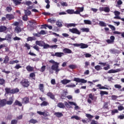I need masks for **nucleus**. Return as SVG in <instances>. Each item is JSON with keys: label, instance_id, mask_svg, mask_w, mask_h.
Masks as SVG:
<instances>
[{"label": "nucleus", "instance_id": "nucleus-1", "mask_svg": "<svg viewBox=\"0 0 124 124\" xmlns=\"http://www.w3.org/2000/svg\"><path fill=\"white\" fill-rule=\"evenodd\" d=\"M73 45L75 47H80L81 49H86V48H88V47H89L88 45L84 43L73 44Z\"/></svg>", "mask_w": 124, "mask_h": 124}, {"label": "nucleus", "instance_id": "nucleus-2", "mask_svg": "<svg viewBox=\"0 0 124 124\" xmlns=\"http://www.w3.org/2000/svg\"><path fill=\"white\" fill-rule=\"evenodd\" d=\"M59 65H60V63L55 62V63L51 66V69L55 70L56 72V74H58V72L61 70V69H59Z\"/></svg>", "mask_w": 124, "mask_h": 124}, {"label": "nucleus", "instance_id": "nucleus-3", "mask_svg": "<svg viewBox=\"0 0 124 124\" xmlns=\"http://www.w3.org/2000/svg\"><path fill=\"white\" fill-rule=\"evenodd\" d=\"M114 15L115 16L114 17V19H118L119 20H121L122 22H124V18H121L120 17V15H121V12L118 11H115L114 12Z\"/></svg>", "mask_w": 124, "mask_h": 124}, {"label": "nucleus", "instance_id": "nucleus-4", "mask_svg": "<svg viewBox=\"0 0 124 124\" xmlns=\"http://www.w3.org/2000/svg\"><path fill=\"white\" fill-rule=\"evenodd\" d=\"M20 84L24 87V88H28L30 86V82L27 79L22 80Z\"/></svg>", "mask_w": 124, "mask_h": 124}, {"label": "nucleus", "instance_id": "nucleus-5", "mask_svg": "<svg viewBox=\"0 0 124 124\" xmlns=\"http://www.w3.org/2000/svg\"><path fill=\"white\" fill-rule=\"evenodd\" d=\"M70 32L72 33H75L76 34H78L80 35L81 34V32L77 28H72L69 30Z\"/></svg>", "mask_w": 124, "mask_h": 124}, {"label": "nucleus", "instance_id": "nucleus-6", "mask_svg": "<svg viewBox=\"0 0 124 124\" xmlns=\"http://www.w3.org/2000/svg\"><path fill=\"white\" fill-rule=\"evenodd\" d=\"M74 81L75 82H77V83H82V84H85L87 83V80H85L84 78H75L74 79Z\"/></svg>", "mask_w": 124, "mask_h": 124}, {"label": "nucleus", "instance_id": "nucleus-7", "mask_svg": "<svg viewBox=\"0 0 124 124\" xmlns=\"http://www.w3.org/2000/svg\"><path fill=\"white\" fill-rule=\"evenodd\" d=\"M13 101H14V98L13 97H10L8 101H6V104L11 105L13 103Z\"/></svg>", "mask_w": 124, "mask_h": 124}, {"label": "nucleus", "instance_id": "nucleus-8", "mask_svg": "<svg viewBox=\"0 0 124 124\" xmlns=\"http://www.w3.org/2000/svg\"><path fill=\"white\" fill-rule=\"evenodd\" d=\"M21 31H22V29L21 27L19 26H16L15 27L14 31L15 33H19V32H21Z\"/></svg>", "mask_w": 124, "mask_h": 124}, {"label": "nucleus", "instance_id": "nucleus-9", "mask_svg": "<svg viewBox=\"0 0 124 124\" xmlns=\"http://www.w3.org/2000/svg\"><path fill=\"white\" fill-rule=\"evenodd\" d=\"M69 103L70 105H74V106H75V110L79 109V106H77V104H76V103L72 101H69Z\"/></svg>", "mask_w": 124, "mask_h": 124}, {"label": "nucleus", "instance_id": "nucleus-10", "mask_svg": "<svg viewBox=\"0 0 124 124\" xmlns=\"http://www.w3.org/2000/svg\"><path fill=\"white\" fill-rule=\"evenodd\" d=\"M70 82H71V80L66 79H64L61 81V83H62L63 85H66V84H68V83H70Z\"/></svg>", "mask_w": 124, "mask_h": 124}, {"label": "nucleus", "instance_id": "nucleus-11", "mask_svg": "<svg viewBox=\"0 0 124 124\" xmlns=\"http://www.w3.org/2000/svg\"><path fill=\"white\" fill-rule=\"evenodd\" d=\"M6 105V100L3 99L0 101V107H3Z\"/></svg>", "mask_w": 124, "mask_h": 124}, {"label": "nucleus", "instance_id": "nucleus-12", "mask_svg": "<svg viewBox=\"0 0 124 124\" xmlns=\"http://www.w3.org/2000/svg\"><path fill=\"white\" fill-rule=\"evenodd\" d=\"M35 44L38 45V46L43 47V45L44 44V42H43V41H36L35 42Z\"/></svg>", "mask_w": 124, "mask_h": 124}, {"label": "nucleus", "instance_id": "nucleus-13", "mask_svg": "<svg viewBox=\"0 0 124 124\" xmlns=\"http://www.w3.org/2000/svg\"><path fill=\"white\" fill-rule=\"evenodd\" d=\"M46 95H47L51 99H55V95H54L53 93L51 92H48L47 93Z\"/></svg>", "mask_w": 124, "mask_h": 124}, {"label": "nucleus", "instance_id": "nucleus-14", "mask_svg": "<svg viewBox=\"0 0 124 124\" xmlns=\"http://www.w3.org/2000/svg\"><path fill=\"white\" fill-rule=\"evenodd\" d=\"M57 106L59 108H61L62 109H64V108H65V106L64 105V104L62 102L58 103Z\"/></svg>", "mask_w": 124, "mask_h": 124}, {"label": "nucleus", "instance_id": "nucleus-15", "mask_svg": "<svg viewBox=\"0 0 124 124\" xmlns=\"http://www.w3.org/2000/svg\"><path fill=\"white\" fill-rule=\"evenodd\" d=\"M63 52L66 54H71L72 53V51H71V50L66 48L63 49Z\"/></svg>", "mask_w": 124, "mask_h": 124}, {"label": "nucleus", "instance_id": "nucleus-16", "mask_svg": "<svg viewBox=\"0 0 124 124\" xmlns=\"http://www.w3.org/2000/svg\"><path fill=\"white\" fill-rule=\"evenodd\" d=\"M96 87H99V90H109V88L104 87V86H102L100 84L97 85Z\"/></svg>", "mask_w": 124, "mask_h": 124}, {"label": "nucleus", "instance_id": "nucleus-17", "mask_svg": "<svg viewBox=\"0 0 124 124\" xmlns=\"http://www.w3.org/2000/svg\"><path fill=\"white\" fill-rule=\"evenodd\" d=\"M7 30V28L4 26H0V32H3Z\"/></svg>", "mask_w": 124, "mask_h": 124}, {"label": "nucleus", "instance_id": "nucleus-18", "mask_svg": "<svg viewBox=\"0 0 124 124\" xmlns=\"http://www.w3.org/2000/svg\"><path fill=\"white\" fill-rule=\"evenodd\" d=\"M37 113V114H39V115L45 116V117H47V116H48V114H47V113H46V112L45 111L41 112V111H38Z\"/></svg>", "mask_w": 124, "mask_h": 124}, {"label": "nucleus", "instance_id": "nucleus-19", "mask_svg": "<svg viewBox=\"0 0 124 124\" xmlns=\"http://www.w3.org/2000/svg\"><path fill=\"white\" fill-rule=\"evenodd\" d=\"M63 55H64V53L62 52H56V57H58V58H62Z\"/></svg>", "mask_w": 124, "mask_h": 124}, {"label": "nucleus", "instance_id": "nucleus-20", "mask_svg": "<svg viewBox=\"0 0 124 124\" xmlns=\"http://www.w3.org/2000/svg\"><path fill=\"white\" fill-rule=\"evenodd\" d=\"M66 93H67V92H66V91H64L63 93L61 94V98L62 99H65V97H66Z\"/></svg>", "mask_w": 124, "mask_h": 124}, {"label": "nucleus", "instance_id": "nucleus-21", "mask_svg": "<svg viewBox=\"0 0 124 124\" xmlns=\"http://www.w3.org/2000/svg\"><path fill=\"white\" fill-rule=\"evenodd\" d=\"M54 115L58 118H61V117H62V116H63L62 112H55Z\"/></svg>", "mask_w": 124, "mask_h": 124}, {"label": "nucleus", "instance_id": "nucleus-22", "mask_svg": "<svg viewBox=\"0 0 124 124\" xmlns=\"http://www.w3.org/2000/svg\"><path fill=\"white\" fill-rule=\"evenodd\" d=\"M39 89L41 92H44V85L43 84H40L39 85Z\"/></svg>", "mask_w": 124, "mask_h": 124}, {"label": "nucleus", "instance_id": "nucleus-23", "mask_svg": "<svg viewBox=\"0 0 124 124\" xmlns=\"http://www.w3.org/2000/svg\"><path fill=\"white\" fill-rule=\"evenodd\" d=\"M6 18L8 20H12V19H14V16L13 15H7Z\"/></svg>", "mask_w": 124, "mask_h": 124}, {"label": "nucleus", "instance_id": "nucleus-24", "mask_svg": "<svg viewBox=\"0 0 124 124\" xmlns=\"http://www.w3.org/2000/svg\"><path fill=\"white\" fill-rule=\"evenodd\" d=\"M14 105H16L17 106H19L21 107L22 106V103L20 102V101H18V100H16L14 104Z\"/></svg>", "mask_w": 124, "mask_h": 124}, {"label": "nucleus", "instance_id": "nucleus-25", "mask_svg": "<svg viewBox=\"0 0 124 124\" xmlns=\"http://www.w3.org/2000/svg\"><path fill=\"white\" fill-rule=\"evenodd\" d=\"M64 105L66 107V108H68V109H70V108H72V107L70 106V104H69V102L67 103V102H64Z\"/></svg>", "mask_w": 124, "mask_h": 124}, {"label": "nucleus", "instance_id": "nucleus-26", "mask_svg": "<svg viewBox=\"0 0 124 124\" xmlns=\"http://www.w3.org/2000/svg\"><path fill=\"white\" fill-rule=\"evenodd\" d=\"M22 103H24V104H27V103H29V98H24L22 100Z\"/></svg>", "mask_w": 124, "mask_h": 124}, {"label": "nucleus", "instance_id": "nucleus-27", "mask_svg": "<svg viewBox=\"0 0 124 124\" xmlns=\"http://www.w3.org/2000/svg\"><path fill=\"white\" fill-rule=\"evenodd\" d=\"M12 37V35L7 34L6 35L5 38H4L5 40H10Z\"/></svg>", "mask_w": 124, "mask_h": 124}, {"label": "nucleus", "instance_id": "nucleus-28", "mask_svg": "<svg viewBox=\"0 0 124 124\" xmlns=\"http://www.w3.org/2000/svg\"><path fill=\"white\" fill-rule=\"evenodd\" d=\"M119 72V70L117 69V70H114V69H111L109 70L108 72V73H116V72Z\"/></svg>", "mask_w": 124, "mask_h": 124}, {"label": "nucleus", "instance_id": "nucleus-29", "mask_svg": "<svg viewBox=\"0 0 124 124\" xmlns=\"http://www.w3.org/2000/svg\"><path fill=\"white\" fill-rule=\"evenodd\" d=\"M48 23H51V24H55L56 23V19L54 18H50L47 20Z\"/></svg>", "mask_w": 124, "mask_h": 124}, {"label": "nucleus", "instance_id": "nucleus-30", "mask_svg": "<svg viewBox=\"0 0 124 124\" xmlns=\"http://www.w3.org/2000/svg\"><path fill=\"white\" fill-rule=\"evenodd\" d=\"M80 30L82 31L83 32H89V31H90V29L89 28H81Z\"/></svg>", "mask_w": 124, "mask_h": 124}, {"label": "nucleus", "instance_id": "nucleus-31", "mask_svg": "<svg viewBox=\"0 0 124 124\" xmlns=\"http://www.w3.org/2000/svg\"><path fill=\"white\" fill-rule=\"evenodd\" d=\"M76 26H78L77 24H75V23H69L67 24V27L69 28L71 27H76Z\"/></svg>", "mask_w": 124, "mask_h": 124}, {"label": "nucleus", "instance_id": "nucleus-32", "mask_svg": "<svg viewBox=\"0 0 124 124\" xmlns=\"http://www.w3.org/2000/svg\"><path fill=\"white\" fill-rule=\"evenodd\" d=\"M89 97L92 100H94V99H96V97H94V96L93 95L92 93H90L89 94Z\"/></svg>", "mask_w": 124, "mask_h": 124}, {"label": "nucleus", "instance_id": "nucleus-33", "mask_svg": "<svg viewBox=\"0 0 124 124\" xmlns=\"http://www.w3.org/2000/svg\"><path fill=\"white\" fill-rule=\"evenodd\" d=\"M26 69L28 71L31 72L33 70V67L31 66L30 65H28L26 67Z\"/></svg>", "mask_w": 124, "mask_h": 124}, {"label": "nucleus", "instance_id": "nucleus-34", "mask_svg": "<svg viewBox=\"0 0 124 124\" xmlns=\"http://www.w3.org/2000/svg\"><path fill=\"white\" fill-rule=\"evenodd\" d=\"M99 25H100L101 27H107V24L103 21H99Z\"/></svg>", "mask_w": 124, "mask_h": 124}, {"label": "nucleus", "instance_id": "nucleus-35", "mask_svg": "<svg viewBox=\"0 0 124 124\" xmlns=\"http://www.w3.org/2000/svg\"><path fill=\"white\" fill-rule=\"evenodd\" d=\"M36 38L34 37H28L27 39V41H32L33 40H36Z\"/></svg>", "mask_w": 124, "mask_h": 124}, {"label": "nucleus", "instance_id": "nucleus-36", "mask_svg": "<svg viewBox=\"0 0 124 124\" xmlns=\"http://www.w3.org/2000/svg\"><path fill=\"white\" fill-rule=\"evenodd\" d=\"M19 63V61L15 60V61H10L9 62V64H14L15 63Z\"/></svg>", "mask_w": 124, "mask_h": 124}, {"label": "nucleus", "instance_id": "nucleus-37", "mask_svg": "<svg viewBox=\"0 0 124 124\" xmlns=\"http://www.w3.org/2000/svg\"><path fill=\"white\" fill-rule=\"evenodd\" d=\"M66 12H67V13H68V14H74V10H67L66 11Z\"/></svg>", "mask_w": 124, "mask_h": 124}, {"label": "nucleus", "instance_id": "nucleus-38", "mask_svg": "<svg viewBox=\"0 0 124 124\" xmlns=\"http://www.w3.org/2000/svg\"><path fill=\"white\" fill-rule=\"evenodd\" d=\"M25 15L29 16L31 15V12L29 10H24Z\"/></svg>", "mask_w": 124, "mask_h": 124}, {"label": "nucleus", "instance_id": "nucleus-39", "mask_svg": "<svg viewBox=\"0 0 124 124\" xmlns=\"http://www.w3.org/2000/svg\"><path fill=\"white\" fill-rule=\"evenodd\" d=\"M5 91H6V93H12V90H11L10 88H6L5 89Z\"/></svg>", "mask_w": 124, "mask_h": 124}, {"label": "nucleus", "instance_id": "nucleus-40", "mask_svg": "<svg viewBox=\"0 0 124 124\" xmlns=\"http://www.w3.org/2000/svg\"><path fill=\"white\" fill-rule=\"evenodd\" d=\"M47 105H49V103L46 101H44L41 104V106H47Z\"/></svg>", "mask_w": 124, "mask_h": 124}, {"label": "nucleus", "instance_id": "nucleus-41", "mask_svg": "<svg viewBox=\"0 0 124 124\" xmlns=\"http://www.w3.org/2000/svg\"><path fill=\"white\" fill-rule=\"evenodd\" d=\"M43 47L44 49H48V48H50V47H51V46L48 44H45V43H44V44H43Z\"/></svg>", "mask_w": 124, "mask_h": 124}, {"label": "nucleus", "instance_id": "nucleus-42", "mask_svg": "<svg viewBox=\"0 0 124 124\" xmlns=\"http://www.w3.org/2000/svg\"><path fill=\"white\" fill-rule=\"evenodd\" d=\"M100 94L101 95V96H103V95H104V94H106L108 95V92H106V91H101Z\"/></svg>", "mask_w": 124, "mask_h": 124}, {"label": "nucleus", "instance_id": "nucleus-43", "mask_svg": "<svg viewBox=\"0 0 124 124\" xmlns=\"http://www.w3.org/2000/svg\"><path fill=\"white\" fill-rule=\"evenodd\" d=\"M84 23L86 25H92V21H91L90 20H84Z\"/></svg>", "mask_w": 124, "mask_h": 124}, {"label": "nucleus", "instance_id": "nucleus-44", "mask_svg": "<svg viewBox=\"0 0 124 124\" xmlns=\"http://www.w3.org/2000/svg\"><path fill=\"white\" fill-rule=\"evenodd\" d=\"M94 68L96 69V70H97V71H99V70H101V69H102L101 66L99 65L95 66Z\"/></svg>", "mask_w": 124, "mask_h": 124}, {"label": "nucleus", "instance_id": "nucleus-45", "mask_svg": "<svg viewBox=\"0 0 124 124\" xmlns=\"http://www.w3.org/2000/svg\"><path fill=\"white\" fill-rule=\"evenodd\" d=\"M71 119H75V120H81V118L80 117H78V116L74 115L71 117Z\"/></svg>", "mask_w": 124, "mask_h": 124}, {"label": "nucleus", "instance_id": "nucleus-46", "mask_svg": "<svg viewBox=\"0 0 124 124\" xmlns=\"http://www.w3.org/2000/svg\"><path fill=\"white\" fill-rule=\"evenodd\" d=\"M8 62H9V57H8V56H6L4 58L3 63H7Z\"/></svg>", "mask_w": 124, "mask_h": 124}, {"label": "nucleus", "instance_id": "nucleus-47", "mask_svg": "<svg viewBox=\"0 0 124 124\" xmlns=\"http://www.w3.org/2000/svg\"><path fill=\"white\" fill-rule=\"evenodd\" d=\"M56 25L58 26V27H62V23L60 20H58V21L56 22Z\"/></svg>", "mask_w": 124, "mask_h": 124}, {"label": "nucleus", "instance_id": "nucleus-48", "mask_svg": "<svg viewBox=\"0 0 124 124\" xmlns=\"http://www.w3.org/2000/svg\"><path fill=\"white\" fill-rule=\"evenodd\" d=\"M68 88H75L76 87V85L74 83H71L70 84H68L66 86Z\"/></svg>", "mask_w": 124, "mask_h": 124}, {"label": "nucleus", "instance_id": "nucleus-49", "mask_svg": "<svg viewBox=\"0 0 124 124\" xmlns=\"http://www.w3.org/2000/svg\"><path fill=\"white\" fill-rule=\"evenodd\" d=\"M41 26H42V27H46L49 30H52V29H53V27H52V26H51V25H48L47 24H45V25H41Z\"/></svg>", "mask_w": 124, "mask_h": 124}, {"label": "nucleus", "instance_id": "nucleus-50", "mask_svg": "<svg viewBox=\"0 0 124 124\" xmlns=\"http://www.w3.org/2000/svg\"><path fill=\"white\" fill-rule=\"evenodd\" d=\"M14 1V3L16 5H18V4H21V2L19 1L18 0H13Z\"/></svg>", "mask_w": 124, "mask_h": 124}, {"label": "nucleus", "instance_id": "nucleus-51", "mask_svg": "<svg viewBox=\"0 0 124 124\" xmlns=\"http://www.w3.org/2000/svg\"><path fill=\"white\" fill-rule=\"evenodd\" d=\"M19 89L17 88L14 89L12 90V93H18Z\"/></svg>", "mask_w": 124, "mask_h": 124}, {"label": "nucleus", "instance_id": "nucleus-52", "mask_svg": "<svg viewBox=\"0 0 124 124\" xmlns=\"http://www.w3.org/2000/svg\"><path fill=\"white\" fill-rule=\"evenodd\" d=\"M43 14L45 16H48L49 15H51V16H53L54 15V14H51L50 13H48V12H43Z\"/></svg>", "mask_w": 124, "mask_h": 124}, {"label": "nucleus", "instance_id": "nucleus-53", "mask_svg": "<svg viewBox=\"0 0 124 124\" xmlns=\"http://www.w3.org/2000/svg\"><path fill=\"white\" fill-rule=\"evenodd\" d=\"M30 123H31V124H36V123H37V121L36 120L32 119L30 121Z\"/></svg>", "mask_w": 124, "mask_h": 124}, {"label": "nucleus", "instance_id": "nucleus-54", "mask_svg": "<svg viewBox=\"0 0 124 124\" xmlns=\"http://www.w3.org/2000/svg\"><path fill=\"white\" fill-rule=\"evenodd\" d=\"M108 26L111 29V30H112V31H116V28H115L114 26L112 25H108Z\"/></svg>", "mask_w": 124, "mask_h": 124}, {"label": "nucleus", "instance_id": "nucleus-55", "mask_svg": "<svg viewBox=\"0 0 124 124\" xmlns=\"http://www.w3.org/2000/svg\"><path fill=\"white\" fill-rule=\"evenodd\" d=\"M116 113H119V111L118 110V109H113L111 111L112 115H115Z\"/></svg>", "mask_w": 124, "mask_h": 124}, {"label": "nucleus", "instance_id": "nucleus-56", "mask_svg": "<svg viewBox=\"0 0 124 124\" xmlns=\"http://www.w3.org/2000/svg\"><path fill=\"white\" fill-rule=\"evenodd\" d=\"M15 68L16 69H19V68H22V66L20 65V64H17L15 66Z\"/></svg>", "mask_w": 124, "mask_h": 124}, {"label": "nucleus", "instance_id": "nucleus-57", "mask_svg": "<svg viewBox=\"0 0 124 124\" xmlns=\"http://www.w3.org/2000/svg\"><path fill=\"white\" fill-rule=\"evenodd\" d=\"M104 11L105 12H110V9L108 7H104Z\"/></svg>", "mask_w": 124, "mask_h": 124}, {"label": "nucleus", "instance_id": "nucleus-58", "mask_svg": "<svg viewBox=\"0 0 124 124\" xmlns=\"http://www.w3.org/2000/svg\"><path fill=\"white\" fill-rule=\"evenodd\" d=\"M45 69H46V66H43L40 71L41 72H44L45 71Z\"/></svg>", "mask_w": 124, "mask_h": 124}, {"label": "nucleus", "instance_id": "nucleus-59", "mask_svg": "<svg viewBox=\"0 0 124 124\" xmlns=\"http://www.w3.org/2000/svg\"><path fill=\"white\" fill-rule=\"evenodd\" d=\"M50 48L51 49H57L58 48V45H54L50 46Z\"/></svg>", "mask_w": 124, "mask_h": 124}, {"label": "nucleus", "instance_id": "nucleus-60", "mask_svg": "<svg viewBox=\"0 0 124 124\" xmlns=\"http://www.w3.org/2000/svg\"><path fill=\"white\" fill-rule=\"evenodd\" d=\"M86 116L88 118V119H93V116L90 114H86Z\"/></svg>", "mask_w": 124, "mask_h": 124}, {"label": "nucleus", "instance_id": "nucleus-61", "mask_svg": "<svg viewBox=\"0 0 124 124\" xmlns=\"http://www.w3.org/2000/svg\"><path fill=\"white\" fill-rule=\"evenodd\" d=\"M69 67L71 69H75V68H76V65H70L69 66Z\"/></svg>", "mask_w": 124, "mask_h": 124}, {"label": "nucleus", "instance_id": "nucleus-62", "mask_svg": "<svg viewBox=\"0 0 124 124\" xmlns=\"http://www.w3.org/2000/svg\"><path fill=\"white\" fill-rule=\"evenodd\" d=\"M114 87L115 89H122V86L119 84H115Z\"/></svg>", "mask_w": 124, "mask_h": 124}, {"label": "nucleus", "instance_id": "nucleus-63", "mask_svg": "<svg viewBox=\"0 0 124 124\" xmlns=\"http://www.w3.org/2000/svg\"><path fill=\"white\" fill-rule=\"evenodd\" d=\"M13 40H14V41H17L21 40V38L16 36L13 38Z\"/></svg>", "mask_w": 124, "mask_h": 124}, {"label": "nucleus", "instance_id": "nucleus-64", "mask_svg": "<svg viewBox=\"0 0 124 124\" xmlns=\"http://www.w3.org/2000/svg\"><path fill=\"white\" fill-rule=\"evenodd\" d=\"M18 121L17 120H12L11 124H17Z\"/></svg>", "mask_w": 124, "mask_h": 124}]
</instances>
